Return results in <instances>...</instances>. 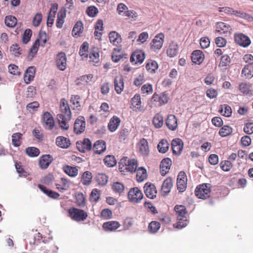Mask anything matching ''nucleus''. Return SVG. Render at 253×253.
Wrapping results in <instances>:
<instances>
[{
	"label": "nucleus",
	"instance_id": "4",
	"mask_svg": "<svg viewBox=\"0 0 253 253\" xmlns=\"http://www.w3.org/2000/svg\"><path fill=\"white\" fill-rule=\"evenodd\" d=\"M68 212L71 219L77 222L85 220L88 216L87 213L84 210L73 207L70 208Z\"/></svg>",
	"mask_w": 253,
	"mask_h": 253
},
{
	"label": "nucleus",
	"instance_id": "52",
	"mask_svg": "<svg viewBox=\"0 0 253 253\" xmlns=\"http://www.w3.org/2000/svg\"><path fill=\"white\" fill-rule=\"evenodd\" d=\"M22 134L20 132L14 133L12 135V143L15 147H18L21 144Z\"/></svg>",
	"mask_w": 253,
	"mask_h": 253
},
{
	"label": "nucleus",
	"instance_id": "13",
	"mask_svg": "<svg viewBox=\"0 0 253 253\" xmlns=\"http://www.w3.org/2000/svg\"><path fill=\"white\" fill-rule=\"evenodd\" d=\"M144 191L148 198L153 199L156 197L157 190L154 184L149 182L146 183L144 186Z\"/></svg>",
	"mask_w": 253,
	"mask_h": 253
},
{
	"label": "nucleus",
	"instance_id": "58",
	"mask_svg": "<svg viewBox=\"0 0 253 253\" xmlns=\"http://www.w3.org/2000/svg\"><path fill=\"white\" fill-rule=\"evenodd\" d=\"M88 47H89V44L88 43L85 42H84L83 43L81 46L79 54L80 55L84 57H87L88 56Z\"/></svg>",
	"mask_w": 253,
	"mask_h": 253
},
{
	"label": "nucleus",
	"instance_id": "44",
	"mask_svg": "<svg viewBox=\"0 0 253 253\" xmlns=\"http://www.w3.org/2000/svg\"><path fill=\"white\" fill-rule=\"evenodd\" d=\"M92 175L91 172L86 171L82 175L81 182L84 185H89L92 180Z\"/></svg>",
	"mask_w": 253,
	"mask_h": 253
},
{
	"label": "nucleus",
	"instance_id": "30",
	"mask_svg": "<svg viewBox=\"0 0 253 253\" xmlns=\"http://www.w3.org/2000/svg\"><path fill=\"white\" fill-rule=\"evenodd\" d=\"M36 72V68L34 66L29 67L26 71L24 75V80L25 82L28 84L34 80Z\"/></svg>",
	"mask_w": 253,
	"mask_h": 253
},
{
	"label": "nucleus",
	"instance_id": "23",
	"mask_svg": "<svg viewBox=\"0 0 253 253\" xmlns=\"http://www.w3.org/2000/svg\"><path fill=\"white\" fill-rule=\"evenodd\" d=\"M215 32L220 34H230L232 31V28L227 23L219 22L216 23Z\"/></svg>",
	"mask_w": 253,
	"mask_h": 253
},
{
	"label": "nucleus",
	"instance_id": "8",
	"mask_svg": "<svg viewBox=\"0 0 253 253\" xmlns=\"http://www.w3.org/2000/svg\"><path fill=\"white\" fill-rule=\"evenodd\" d=\"M168 102V96L165 93L159 95L155 93L152 96L151 99V103L155 106H161L166 104Z\"/></svg>",
	"mask_w": 253,
	"mask_h": 253
},
{
	"label": "nucleus",
	"instance_id": "50",
	"mask_svg": "<svg viewBox=\"0 0 253 253\" xmlns=\"http://www.w3.org/2000/svg\"><path fill=\"white\" fill-rule=\"evenodd\" d=\"M66 17L65 11H60L57 14V18L56 20V25L58 28H61L64 22V19Z\"/></svg>",
	"mask_w": 253,
	"mask_h": 253
},
{
	"label": "nucleus",
	"instance_id": "25",
	"mask_svg": "<svg viewBox=\"0 0 253 253\" xmlns=\"http://www.w3.org/2000/svg\"><path fill=\"white\" fill-rule=\"evenodd\" d=\"M131 104L130 107L138 111H142L143 108L142 107V102L141 100V96L139 94L136 93L131 99Z\"/></svg>",
	"mask_w": 253,
	"mask_h": 253
},
{
	"label": "nucleus",
	"instance_id": "57",
	"mask_svg": "<svg viewBox=\"0 0 253 253\" xmlns=\"http://www.w3.org/2000/svg\"><path fill=\"white\" fill-rule=\"evenodd\" d=\"M40 153L39 149L34 147H29L26 149V154L31 157H37Z\"/></svg>",
	"mask_w": 253,
	"mask_h": 253
},
{
	"label": "nucleus",
	"instance_id": "19",
	"mask_svg": "<svg viewBox=\"0 0 253 253\" xmlns=\"http://www.w3.org/2000/svg\"><path fill=\"white\" fill-rule=\"evenodd\" d=\"M137 146L139 149V153L142 156L145 157H147L149 156L150 150L148 141L146 139H141L137 144Z\"/></svg>",
	"mask_w": 253,
	"mask_h": 253
},
{
	"label": "nucleus",
	"instance_id": "24",
	"mask_svg": "<svg viewBox=\"0 0 253 253\" xmlns=\"http://www.w3.org/2000/svg\"><path fill=\"white\" fill-rule=\"evenodd\" d=\"M166 124L168 128L171 130H176L178 126L177 118L172 114L168 116Z\"/></svg>",
	"mask_w": 253,
	"mask_h": 253
},
{
	"label": "nucleus",
	"instance_id": "55",
	"mask_svg": "<svg viewBox=\"0 0 253 253\" xmlns=\"http://www.w3.org/2000/svg\"><path fill=\"white\" fill-rule=\"evenodd\" d=\"M161 227V224L158 221H152L148 226V229L150 233H156L158 231Z\"/></svg>",
	"mask_w": 253,
	"mask_h": 253
},
{
	"label": "nucleus",
	"instance_id": "15",
	"mask_svg": "<svg viewBox=\"0 0 253 253\" xmlns=\"http://www.w3.org/2000/svg\"><path fill=\"white\" fill-rule=\"evenodd\" d=\"M145 59V53L142 50L134 51L130 58V61L133 65L141 64Z\"/></svg>",
	"mask_w": 253,
	"mask_h": 253
},
{
	"label": "nucleus",
	"instance_id": "12",
	"mask_svg": "<svg viewBox=\"0 0 253 253\" xmlns=\"http://www.w3.org/2000/svg\"><path fill=\"white\" fill-rule=\"evenodd\" d=\"M77 148L81 152L90 151L92 149V143L88 138L78 141L76 142Z\"/></svg>",
	"mask_w": 253,
	"mask_h": 253
},
{
	"label": "nucleus",
	"instance_id": "32",
	"mask_svg": "<svg viewBox=\"0 0 253 253\" xmlns=\"http://www.w3.org/2000/svg\"><path fill=\"white\" fill-rule=\"evenodd\" d=\"M102 226L106 231H113L120 226V224L117 221H109L104 223Z\"/></svg>",
	"mask_w": 253,
	"mask_h": 253
},
{
	"label": "nucleus",
	"instance_id": "47",
	"mask_svg": "<svg viewBox=\"0 0 253 253\" xmlns=\"http://www.w3.org/2000/svg\"><path fill=\"white\" fill-rule=\"evenodd\" d=\"M158 68V64L156 61L153 60H149L146 64L147 71L151 73L155 72Z\"/></svg>",
	"mask_w": 253,
	"mask_h": 253
},
{
	"label": "nucleus",
	"instance_id": "62",
	"mask_svg": "<svg viewBox=\"0 0 253 253\" xmlns=\"http://www.w3.org/2000/svg\"><path fill=\"white\" fill-rule=\"evenodd\" d=\"M221 169L225 171H229L233 167L232 163L228 160L223 161L220 164Z\"/></svg>",
	"mask_w": 253,
	"mask_h": 253
},
{
	"label": "nucleus",
	"instance_id": "11",
	"mask_svg": "<svg viewBox=\"0 0 253 253\" xmlns=\"http://www.w3.org/2000/svg\"><path fill=\"white\" fill-rule=\"evenodd\" d=\"M234 40L236 43L244 47L248 46L251 43L250 38L242 33L235 34Z\"/></svg>",
	"mask_w": 253,
	"mask_h": 253
},
{
	"label": "nucleus",
	"instance_id": "61",
	"mask_svg": "<svg viewBox=\"0 0 253 253\" xmlns=\"http://www.w3.org/2000/svg\"><path fill=\"white\" fill-rule=\"evenodd\" d=\"M76 203L78 207L83 208L85 205V198L83 193H79L76 196Z\"/></svg>",
	"mask_w": 253,
	"mask_h": 253
},
{
	"label": "nucleus",
	"instance_id": "40",
	"mask_svg": "<svg viewBox=\"0 0 253 253\" xmlns=\"http://www.w3.org/2000/svg\"><path fill=\"white\" fill-rule=\"evenodd\" d=\"M167 54L170 57H174L178 53V46L177 44L172 42L169 46V47L167 50Z\"/></svg>",
	"mask_w": 253,
	"mask_h": 253
},
{
	"label": "nucleus",
	"instance_id": "34",
	"mask_svg": "<svg viewBox=\"0 0 253 253\" xmlns=\"http://www.w3.org/2000/svg\"><path fill=\"white\" fill-rule=\"evenodd\" d=\"M110 42L114 45H118L122 42V38L116 31H112L109 34Z\"/></svg>",
	"mask_w": 253,
	"mask_h": 253
},
{
	"label": "nucleus",
	"instance_id": "1",
	"mask_svg": "<svg viewBox=\"0 0 253 253\" xmlns=\"http://www.w3.org/2000/svg\"><path fill=\"white\" fill-rule=\"evenodd\" d=\"M60 113L57 115V119L60 127L64 130L69 128V122L72 118V113L68 101L65 98L60 100Z\"/></svg>",
	"mask_w": 253,
	"mask_h": 253
},
{
	"label": "nucleus",
	"instance_id": "22",
	"mask_svg": "<svg viewBox=\"0 0 253 253\" xmlns=\"http://www.w3.org/2000/svg\"><path fill=\"white\" fill-rule=\"evenodd\" d=\"M239 90L245 95L251 97L253 96V90L252 84L250 83L243 82L239 85Z\"/></svg>",
	"mask_w": 253,
	"mask_h": 253
},
{
	"label": "nucleus",
	"instance_id": "28",
	"mask_svg": "<svg viewBox=\"0 0 253 253\" xmlns=\"http://www.w3.org/2000/svg\"><path fill=\"white\" fill-rule=\"evenodd\" d=\"M120 119L116 116H114L110 119L109 122L108 123V130L111 132L115 131L118 129V128L120 125Z\"/></svg>",
	"mask_w": 253,
	"mask_h": 253
},
{
	"label": "nucleus",
	"instance_id": "9",
	"mask_svg": "<svg viewBox=\"0 0 253 253\" xmlns=\"http://www.w3.org/2000/svg\"><path fill=\"white\" fill-rule=\"evenodd\" d=\"M43 125L47 130H51L54 126V120L52 115L48 112H44L42 116Z\"/></svg>",
	"mask_w": 253,
	"mask_h": 253
},
{
	"label": "nucleus",
	"instance_id": "54",
	"mask_svg": "<svg viewBox=\"0 0 253 253\" xmlns=\"http://www.w3.org/2000/svg\"><path fill=\"white\" fill-rule=\"evenodd\" d=\"M97 183L101 186L105 185L108 182V176L103 173H98L95 177Z\"/></svg>",
	"mask_w": 253,
	"mask_h": 253
},
{
	"label": "nucleus",
	"instance_id": "42",
	"mask_svg": "<svg viewBox=\"0 0 253 253\" xmlns=\"http://www.w3.org/2000/svg\"><path fill=\"white\" fill-rule=\"evenodd\" d=\"M219 111L222 115L226 117H230L232 113L231 107L227 104L221 105Z\"/></svg>",
	"mask_w": 253,
	"mask_h": 253
},
{
	"label": "nucleus",
	"instance_id": "48",
	"mask_svg": "<svg viewBox=\"0 0 253 253\" xmlns=\"http://www.w3.org/2000/svg\"><path fill=\"white\" fill-rule=\"evenodd\" d=\"M153 124L156 128H161L164 124L162 115L159 113L156 114L153 118Z\"/></svg>",
	"mask_w": 253,
	"mask_h": 253
},
{
	"label": "nucleus",
	"instance_id": "38",
	"mask_svg": "<svg viewBox=\"0 0 253 253\" xmlns=\"http://www.w3.org/2000/svg\"><path fill=\"white\" fill-rule=\"evenodd\" d=\"M40 45V40H37L35 42H34V44L33 45L32 47H31L28 55H27V59L29 60H31L35 55L36 54L39 46Z\"/></svg>",
	"mask_w": 253,
	"mask_h": 253
},
{
	"label": "nucleus",
	"instance_id": "7",
	"mask_svg": "<svg viewBox=\"0 0 253 253\" xmlns=\"http://www.w3.org/2000/svg\"><path fill=\"white\" fill-rule=\"evenodd\" d=\"M187 176L185 172L181 171L177 178V188L179 192H184L187 187Z\"/></svg>",
	"mask_w": 253,
	"mask_h": 253
},
{
	"label": "nucleus",
	"instance_id": "63",
	"mask_svg": "<svg viewBox=\"0 0 253 253\" xmlns=\"http://www.w3.org/2000/svg\"><path fill=\"white\" fill-rule=\"evenodd\" d=\"M32 35V30L30 29H26L22 36V41L23 43L25 44L27 43L30 41Z\"/></svg>",
	"mask_w": 253,
	"mask_h": 253
},
{
	"label": "nucleus",
	"instance_id": "53",
	"mask_svg": "<svg viewBox=\"0 0 253 253\" xmlns=\"http://www.w3.org/2000/svg\"><path fill=\"white\" fill-rule=\"evenodd\" d=\"M17 19L14 16L8 15L6 16L5 18V24L8 27H14L17 24Z\"/></svg>",
	"mask_w": 253,
	"mask_h": 253
},
{
	"label": "nucleus",
	"instance_id": "43",
	"mask_svg": "<svg viewBox=\"0 0 253 253\" xmlns=\"http://www.w3.org/2000/svg\"><path fill=\"white\" fill-rule=\"evenodd\" d=\"M113 191L119 195L122 194L125 191L124 185L120 182H114L112 185Z\"/></svg>",
	"mask_w": 253,
	"mask_h": 253
},
{
	"label": "nucleus",
	"instance_id": "46",
	"mask_svg": "<svg viewBox=\"0 0 253 253\" xmlns=\"http://www.w3.org/2000/svg\"><path fill=\"white\" fill-rule=\"evenodd\" d=\"M233 15L246 19L250 22L253 21V17L252 16L242 11L234 10Z\"/></svg>",
	"mask_w": 253,
	"mask_h": 253
},
{
	"label": "nucleus",
	"instance_id": "26",
	"mask_svg": "<svg viewBox=\"0 0 253 253\" xmlns=\"http://www.w3.org/2000/svg\"><path fill=\"white\" fill-rule=\"evenodd\" d=\"M171 165V161L169 158H164L160 164V171L162 175H165L169 171Z\"/></svg>",
	"mask_w": 253,
	"mask_h": 253
},
{
	"label": "nucleus",
	"instance_id": "59",
	"mask_svg": "<svg viewBox=\"0 0 253 253\" xmlns=\"http://www.w3.org/2000/svg\"><path fill=\"white\" fill-rule=\"evenodd\" d=\"M100 196V191L97 188L93 189L90 195L89 199L90 201L92 202L96 203Z\"/></svg>",
	"mask_w": 253,
	"mask_h": 253
},
{
	"label": "nucleus",
	"instance_id": "56",
	"mask_svg": "<svg viewBox=\"0 0 253 253\" xmlns=\"http://www.w3.org/2000/svg\"><path fill=\"white\" fill-rule=\"evenodd\" d=\"M232 133V128L229 126H224L219 131V134L222 137H226Z\"/></svg>",
	"mask_w": 253,
	"mask_h": 253
},
{
	"label": "nucleus",
	"instance_id": "36",
	"mask_svg": "<svg viewBox=\"0 0 253 253\" xmlns=\"http://www.w3.org/2000/svg\"><path fill=\"white\" fill-rule=\"evenodd\" d=\"M63 171L70 177H74L78 174V169L76 167L65 165L63 167Z\"/></svg>",
	"mask_w": 253,
	"mask_h": 253
},
{
	"label": "nucleus",
	"instance_id": "17",
	"mask_svg": "<svg viewBox=\"0 0 253 253\" xmlns=\"http://www.w3.org/2000/svg\"><path fill=\"white\" fill-rule=\"evenodd\" d=\"M114 88L118 94H121L124 89V79L123 76L120 74L116 76L114 80Z\"/></svg>",
	"mask_w": 253,
	"mask_h": 253
},
{
	"label": "nucleus",
	"instance_id": "10",
	"mask_svg": "<svg viewBox=\"0 0 253 253\" xmlns=\"http://www.w3.org/2000/svg\"><path fill=\"white\" fill-rule=\"evenodd\" d=\"M85 119L83 116H79L75 121L74 131L76 134H79L83 132L85 128Z\"/></svg>",
	"mask_w": 253,
	"mask_h": 253
},
{
	"label": "nucleus",
	"instance_id": "31",
	"mask_svg": "<svg viewBox=\"0 0 253 253\" xmlns=\"http://www.w3.org/2000/svg\"><path fill=\"white\" fill-rule=\"evenodd\" d=\"M70 182L65 178H61L57 183L55 184L56 188L61 192L67 190L70 187Z\"/></svg>",
	"mask_w": 253,
	"mask_h": 253
},
{
	"label": "nucleus",
	"instance_id": "18",
	"mask_svg": "<svg viewBox=\"0 0 253 253\" xmlns=\"http://www.w3.org/2000/svg\"><path fill=\"white\" fill-rule=\"evenodd\" d=\"M172 153L176 155H179L183 150V143L180 138H175L171 141Z\"/></svg>",
	"mask_w": 253,
	"mask_h": 253
},
{
	"label": "nucleus",
	"instance_id": "33",
	"mask_svg": "<svg viewBox=\"0 0 253 253\" xmlns=\"http://www.w3.org/2000/svg\"><path fill=\"white\" fill-rule=\"evenodd\" d=\"M56 145L62 148H68L71 145V142L69 138L64 136H58L56 139Z\"/></svg>",
	"mask_w": 253,
	"mask_h": 253
},
{
	"label": "nucleus",
	"instance_id": "21",
	"mask_svg": "<svg viewBox=\"0 0 253 253\" xmlns=\"http://www.w3.org/2000/svg\"><path fill=\"white\" fill-rule=\"evenodd\" d=\"M52 161L53 158L51 155H43L39 159V167L42 169H46Z\"/></svg>",
	"mask_w": 253,
	"mask_h": 253
},
{
	"label": "nucleus",
	"instance_id": "64",
	"mask_svg": "<svg viewBox=\"0 0 253 253\" xmlns=\"http://www.w3.org/2000/svg\"><path fill=\"white\" fill-rule=\"evenodd\" d=\"M15 168L17 172L19 173L20 176L26 177L29 175V173L27 172H26L22 168V166L20 163L16 162Z\"/></svg>",
	"mask_w": 253,
	"mask_h": 253
},
{
	"label": "nucleus",
	"instance_id": "20",
	"mask_svg": "<svg viewBox=\"0 0 253 253\" xmlns=\"http://www.w3.org/2000/svg\"><path fill=\"white\" fill-rule=\"evenodd\" d=\"M67 58L64 52L59 53L56 58V65L58 68L61 71H64L66 68Z\"/></svg>",
	"mask_w": 253,
	"mask_h": 253
},
{
	"label": "nucleus",
	"instance_id": "29",
	"mask_svg": "<svg viewBox=\"0 0 253 253\" xmlns=\"http://www.w3.org/2000/svg\"><path fill=\"white\" fill-rule=\"evenodd\" d=\"M106 149V142L103 140L96 141L93 145V150L95 153L100 154L104 152Z\"/></svg>",
	"mask_w": 253,
	"mask_h": 253
},
{
	"label": "nucleus",
	"instance_id": "41",
	"mask_svg": "<svg viewBox=\"0 0 253 253\" xmlns=\"http://www.w3.org/2000/svg\"><path fill=\"white\" fill-rule=\"evenodd\" d=\"M70 101L73 105V110L79 111L81 109V97L79 95H72Z\"/></svg>",
	"mask_w": 253,
	"mask_h": 253
},
{
	"label": "nucleus",
	"instance_id": "16",
	"mask_svg": "<svg viewBox=\"0 0 253 253\" xmlns=\"http://www.w3.org/2000/svg\"><path fill=\"white\" fill-rule=\"evenodd\" d=\"M173 186V181L171 177L167 178L163 182L161 192L163 196H166L170 192Z\"/></svg>",
	"mask_w": 253,
	"mask_h": 253
},
{
	"label": "nucleus",
	"instance_id": "51",
	"mask_svg": "<svg viewBox=\"0 0 253 253\" xmlns=\"http://www.w3.org/2000/svg\"><path fill=\"white\" fill-rule=\"evenodd\" d=\"M105 165L108 167H113L117 164V161L113 155H107L103 160Z\"/></svg>",
	"mask_w": 253,
	"mask_h": 253
},
{
	"label": "nucleus",
	"instance_id": "37",
	"mask_svg": "<svg viewBox=\"0 0 253 253\" xmlns=\"http://www.w3.org/2000/svg\"><path fill=\"white\" fill-rule=\"evenodd\" d=\"M242 75L246 79H251L253 77V65H246L242 70Z\"/></svg>",
	"mask_w": 253,
	"mask_h": 253
},
{
	"label": "nucleus",
	"instance_id": "45",
	"mask_svg": "<svg viewBox=\"0 0 253 253\" xmlns=\"http://www.w3.org/2000/svg\"><path fill=\"white\" fill-rule=\"evenodd\" d=\"M89 58L90 60L93 62L97 63L99 60V51L97 47H93L91 48L89 53Z\"/></svg>",
	"mask_w": 253,
	"mask_h": 253
},
{
	"label": "nucleus",
	"instance_id": "39",
	"mask_svg": "<svg viewBox=\"0 0 253 253\" xmlns=\"http://www.w3.org/2000/svg\"><path fill=\"white\" fill-rule=\"evenodd\" d=\"M169 144L166 139H162L158 144L157 149L160 153H165L169 148Z\"/></svg>",
	"mask_w": 253,
	"mask_h": 253
},
{
	"label": "nucleus",
	"instance_id": "35",
	"mask_svg": "<svg viewBox=\"0 0 253 253\" xmlns=\"http://www.w3.org/2000/svg\"><path fill=\"white\" fill-rule=\"evenodd\" d=\"M136 180L141 182L147 179V173L146 169L143 167H139L136 169Z\"/></svg>",
	"mask_w": 253,
	"mask_h": 253
},
{
	"label": "nucleus",
	"instance_id": "5",
	"mask_svg": "<svg viewBox=\"0 0 253 253\" xmlns=\"http://www.w3.org/2000/svg\"><path fill=\"white\" fill-rule=\"evenodd\" d=\"M211 191L210 184L204 183L199 185L196 187L195 193L198 198L205 199L210 197Z\"/></svg>",
	"mask_w": 253,
	"mask_h": 253
},
{
	"label": "nucleus",
	"instance_id": "3",
	"mask_svg": "<svg viewBox=\"0 0 253 253\" xmlns=\"http://www.w3.org/2000/svg\"><path fill=\"white\" fill-rule=\"evenodd\" d=\"M174 210L176 213L178 220L175 227L178 228L185 227L188 222L186 216L187 213L186 208L183 205H176L174 207Z\"/></svg>",
	"mask_w": 253,
	"mask_h": 253
},
{
	"label": "nucleus",
	"instance_id": "2",
	"mask_svg": "<svg viewBox=\"0 0 253 253\" xmlns=\"http://www.w3.org/2000/svg\"><path fill=\"white\" fill-rule=\"evenodd\" d=\"M138 165L137 160L124 157L119 162V169L123 174L128 172L134 173L136 171Z\"/></svg>",
	"mask_w": 253,
	"mask_h": 253
},
{
	"label": "nucleus",
	"instance_id": "49",
	"mask_svg": "<svg viewBox=\"0 0 253 253\" xmlns=\"http://www.w3.org/2000/svg\"><path fill=\"white\" fill-rule=\"evenodd\" d=\"M83 29L84 27L82 22L81 21L77 22L73 29L72 32V35L74 37H78L80 33L83 32Z\"/></svg>",
	"mask_w": 253,
	"mask_h": 253
},
{
	"label": "nucleus",
	"instance_id": "27",
	"mask_svg": "<svg viewBox=\"0 0 253 253\" xmlns=\"http://www.w3.org/2000/svg\"><path fill=\"white\" fill-rule=\"evenodd\" d=\"M205 58V55L203 52L200 50H194L191 55L192 62L196 64H201Z\"/></svg>",
	"mask_w": 253,
	"mask_h": 253
},
{
	"label": "nucleus",
	"instance_id": "6",
	"mask_svg": "<svg viewBox=\"0 0 253 253\" xmlns=\"http://www.w3.org/2000/svg\"><path fill=\"white\" fill-rule=\"evenodd\" d=\"M128 199L130 202L133 203L140 202L143 197L141 191L137 187L131 188L127 194Z\"/></svg>",
	"mask_w": 253,
	"mask_h": 253
},
{
	"label": "nucleus",
	"instance_id": "60",
	"mask_svg": "<svg viewBox=\"0 0 253 253\" xmlns=\"http://www.w3.org/2000/svg\"><path fill=\"white\" fill-rule=\"evenodd\" d=\"M153 86L151 84L147 83L141 86V92L142 94H151L153 93Z\"/></svg>",
	"mask_w": 253,
	"mask_h": 253
},
{
	"label": "nucleus",
	"instance_id": "14",
	"mask_svg": "<svg viewBox=\"0 0 253 253\" xmlns=\"http://www.w3.org/2000/svg\"><path fill=\"white\" fill-rule=\"evenodd\" d=\"M165 35L161 33L157 34L151 43V48L154 51L159 50L163 46Z\"/></svg>",
	"mask_w": 253,
	"mask_h": 253
}]
</instances>
